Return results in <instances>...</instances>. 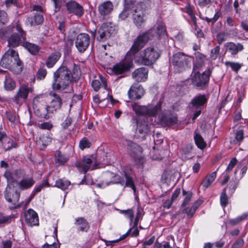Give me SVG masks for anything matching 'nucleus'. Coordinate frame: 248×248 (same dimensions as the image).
<instances>
[{
  "label": "nucleus",
  "mask_w": 248,
  "mask_h": 248,
  "mask_svg": "<svg viewBox=\"0 0 248 248\" xmlns=\"http://www.w3.org/2000/svg\"><path fill=\"white\" fill-rule=\"evenodd\" d=\"M139 51L133 55L127 57V53L124 59L114 65L113 72L117 75L129 70L133 67V61L139 65L151 66L153 65L160 56V54L153 47H148L141 51L139 55H136Z\"/></svg>",
  "instance_id": "1"
},
{
  "label": "nucleus",
  "mask_w": 248,
  "mask_h": 248,
  "mask_svg": "<svg viewBox=\"0 0 248 248\" xmlns=\"http://www.w3.org/2000/svg\"><path fill=\"white\" fill-rule=\"evenodd\" d=\"M161 38L167 35L165 24L162 22H158L156 29H152L148 31L140 34L134 41L130 50L127 52V57L133 55L140 51L146 44L149 39L150 36L155 35Z\"/></svg>",
  "instance_id": "2"
},
{
  "label": "nucleus",
  "mask_w": 248,
  "mask_h": 248,
  "mask_svg": "<svg viewBox=\"0 0 248 248\" xmlns=\"http://www.w3.org/2000/svg\"><path fill=\"white\" fill-rule=\"evenodd\" d=\"M0 66L15 74H19L22 72L24 64L19 58L17 51L9 48L2 56Z\"/></svg>",
  "instance_id": "3"
},
{
  "label": "nucleus",
  "mask_w": 248,
  "mask_h": 248,
  "mask_svg": "<svg viewBox=\"0 0 248 248\" xmlns=\"http://www.w3.org/2000/svg\"><path fill=\"white\" fill-rule=\"evenodd\" d=\"M72 77L71 72L67 67H60L53 74L52 89L58 91L65 90L70 85Z\"/></svg>",
  "instance_id": "4"
},
{
  "label": "nucleus",
  "mask_w": 248,
  "mask_h": 248,
  "mask_svg": "<svg viewBox=\"0 0 248 248\" xmlns=\"http://www.w3.org/2000/svg\"><path fill=\"white\" fill-rule=\"evenodd\" d=\"M193 61V57L179 52L173 55L172 64L176 72L182 73L190 69Z\"/></svg>",
  "instance_id": "5"
},
{
  "label": "nucleus",
  "mask_w": 248,
  "mask_h": 248,
  "mask_svg": "<svg viewBox=\"0 0 248 248\" xmlns=\"http://www.w3.org/2000/svg\"><path fill=\"white\" fill-rule=\"evenodd\" d=\"M14 32L7 37V46L9 48L16 47L20 45L23 46L26 40V33L19 24H16L13 27Z\"/></svg>",
  "instance_id": "6"
},
{
  "label": "nucleus",
  "mask_w": 248,
  "mask_h": 248,
  "mask_svg": "<svg viewBox=\"0 0 248 248\" xmlns=\"http://www.w3.org/2000/svg\"><path fill=\"white\" fill-rule=\"evenodd\" d=\"M211 73V71L210 69H208L201 75L199 70L193 71V75L191 79L192 84L198 90L205 89L209 81Z\"/></svg>",
  "instance_id": "7"
},
{
  "label": "nucleus",
  "mask_w": 248,
  "mask_h": 248,
  "mask_svg": "<svg viewBox=\"0 0 248 248\" xmlns=\"http://www.w3.org/2000/svg\"><path fill=\"white\" fill-rule=\"evenodd\" d=\"M132 19L134 25L138 29L142 28L147 20L145 9L141 4H138L132 10Z\"/></svg>",
  "instance_id": "8"
},
{
  "label": "nucleus",
  "mask_w": 248,
  "mask_h": 248,
  "mask_svg": "<svg viewBox=\"0 0 248 248\" xmlns=\"http://www.w3.org/2000/svg\"><path fill=\"white\" fill-rule=\"evenodd\" d=\"M128 152L134 159L136 164H142L144 162L142 148L130 140H126Z\"/></svg>",
  "instance_id": "9"
},
{
  "label": "nucleus",
  "mask_w": 248,
  "mask_h": 248,
  "mask_svg": "<svg viewBox=\"0 0 248 248\" xmlns=\"http://www.w3.org/2000/svg\"><path fill=\"white\" fill-rule=\"evenodd\" d=\"M132 107L136 114L149 116H155L160 110V105L159 104L154 107L140 106L138 104H134Z\"/></svg>",
  "instance_id": "10"
},
{
  "label": "nucleus",
  "mask_w": 248,
  "mask_h": 248,
  "mask_svg": "<svg viewBox=\"0 0 248 248\" xmlns=\"http://www.w3.org/2000/svg\"><path fill=\"white\" fill-rule=\"evenodd\" d=\"M44 95L41 94L37 96L33 100V108L34 113L36 116L45 119H48L52 114H50L47 111L48 109L46 108V106L44 107L40 105L39 103L42 101L44 98Z\"/></svg>",
  "instance_id": "11"
},
{
  "label": "nucleus",
  "mask_w": 248,
  "mask_h": 248,
  "mask_svg": "<svg viewBox=\"0 0 248 248\" xmlns=\"http://www.w3.org/2000/svg\"><path fill=\"white\" fill-rule=\"evenodd\" d=\"M14 187V186H8L6 187L4 192V197L8 202L13 205L11 208L16 209L21 206L20 204L17 203L19 199L20 193Z\"/></svg>",
  "instance_id": "12"
},
{
  "label": "nucleus",
  "mask_w": 248,
  "mask_h": 248,
  "mask_svg": "<svg viewBox=\"0 0 248 248\" xmlns=\"http://www.w3.org/2000/svg\"><path fill=\"white\" fill-rule=\"evenodd\" d=\"M50 96V102L48 106H46V108L48 110L49 113L54 114L57 110H59L62 105V100L60 95L54 92L49 93Z\"/></svg>",
  "instance_id": "13"
},
{
  "label": "nucleus",
  "mask_w": 248,
  "mask_h": 248,
  "mask_svg": "<svg viewBox=\"0 0 248 248\" xmlns=\"http://www.w3.org/2000/svg\"><path fill=\"white\" fill-rule=\"evenodd\" d=\"M90 43V36L88 34L80 33L76 37L75 45L80 53H84L89 47Z\"/></svg>",
  "instance_id": "14"
},
{
  "label": "nucleus",
  "mask_w": 248,
  "mask_h": 248,
  "mask_svg": "<svg viewBox=\"0 0 248 248\" xmlns=\"http://www.w3.org/2000/svg\"><path fill=\"white\" fill-rule=\"evenodd\" d=\"M33 10L36 11L33 16H29L27 18L26 23L31 26L42 24L44 21V17L42 13L43 10L41 6L34 5Z\"/></svg>",
  "instance_id": "15"
},
{
  "label": "nucleus",
  "mask_w": 248,
  "mask_h": 248,
  "mask_svg": "<svg viewBox=\"0 0 248 248\" xmlns=\"http://www.w3.org/2000/svg\"><path fill=\"white\" fill-rule=\"evenodd\" d=\"M114 32V29L107 23H103L96 33V39L99 42H105L110 38Z\"/></svg>",
  "instance_id": "16"
},
{
  "label": "nucleus",
  "mask_w": 248,
  "mask_h": 248,
  "mask_svg": "<svg viewBox=\"0 0 248 248\" xmlns=\"http://www.w3.org/2000/svg\"><path fill=\"white\" fill-rule=\"evenodd\" d=\"M144 93L143 88L138 83L133 84L128 92L129 98L132 99H139L143 96Z\"/></svg>",
  "instance_id": "17"
},
{
  "label": "nucleus",
  "mask_w": 248,
  "mask_h": 248,
  "mask_svg": "<svg viewBox=\"0 0 248 248\" xmlns=\"http://www.w3.org/2000/svg\"><path fill=\"white\" fill-rule=\"evenodd\" d=\"M92 163V159L90 157L85 156L81 160L75 163V166L80 172L86 173L91 168Z\"/></svg>",
  "instance_id": "18"
},
{
  "label": "nucleus",
  "mask_w": 248,
  "mask_h": 248,
  "mask_svg": "<svg viewBox=\"0 0 248 248\" xmlns=\"http://www.w3.org/2000/svg\"><path fill=\"white\" fill-rule=\"evenodd\" d=\"M24 217L26 222L29 226L39 225V219L37 214L32 209H29L25 212Z\"/></svg>",
  "instance_id": "19"
},
{
  "label": "nucleus",
  "mask_w": 248,
  "mask_h": 248,
  "mask_svg": "<svg viewBox=\"0 0 248 248\" xmlns=\"http://www.w3.org/2000/svg\"><path fill=\"white\" fill-rule=\"evenodd\" d=\"M226 51L229 52L233 58L237 54L239 51L243 50V46L240 43L235 44L233 42H229L225 44Z\"/></svg>",
  "instance_id": "20"
},
{
  "label": "nucleus",
  "mask_w": 248,
  "mask_h": 248,
  "mask_svg": "<svg viewBox=\"0 0 248 248\" xmlns=\"http://www.w3.org/2000/svg\"><path fill=\"white\" fill-rule=\"evenodd\" d=\"M33 89L23 84L19 88L17 93L15 97L16 102L18 103L19 99L25 100L28 98L30 92H31Z\"/></svg>",
  "instance_id": "21"
},
{
  "label": "nucleus",
  "mask_w": 248,
  "mask_h": 248,
  "mask_svg": "<svg viewBox=\"0 0 248 248\" xmlns=\"http://www.w3.org/2000/svg\"><path fill=\"white\" fill-rule=\"evenodd\" d=\"M148 70L145 67H140L135 70L132 73V77L138 82L145 81L148 77Z\"/></svg>",
  "instance_id": "22"
},
{
  "label": "nucleus",
  "mask_w": 248,
  "mask_h": 248,
  "mask_svg": "<svg viewBox=\"0 0 248 248\" xmlns=\"http://www.w3.org/2000/svg\"><path fill=\"white\" fill-rule=\"evenodd\" d=\"M113 9V5L110 1H105L98 6L99 12L104 19L111 13Z\"/></svg>",
  "instance_id": "23"
},
{
  "label": "nucleus",
  "mask_w": 248,
  "mask_h": 248,
  "mask_svg": "<svg viewBox=\"0 0 248 248\" xmlns=\"http://www.w3.org/2000/svg\"><path fill=\"white\" fill-rule=\"evenodd\" d=\"M34 183L32 177L25 176L21 180L16 181V185L18 189L24 190L31 188L34 184Z\"/></svg>",
  "instance_id": "24"
},
{
  "label": "nucleus",
  "mask_w": 248,
  "mask_h": 248,
  "mask_svg": "<svg viewBox=\"0 0 248 248\" xmlns=\"http://www.w3.org/2000/svg\"><path fill=\"white\" fill-rule=\"evenodd\" d=\"M66 7L69 13H74L78 16H81L83 14L82 7L75 1L67 3Z\"/></svg>",
  "instance_id": "25"
},
{
  "label": "nucleus",
  "mask_w": 248,
  "mask_h": 248,
  "mask_svg": "<svg viewBox=\"0 0 248 248\" xmlns=\"http://www.w3.org/2000/svg\"><path fill=\"white\" fill-rule=\"evenodd\" d=\"M195 62L194 63L193 71H196L201 69L204 65L206 60V56L199 52H195Z\"/></svg>",
  "instance_id": "26"
},
{
  "label": "nucleus",
  "mask_w": 248,
  "mask_h": 248,
  "mask_svg": "<svg viewBox=\"0 0 248 248\" xmlns=\"http://www.w3.org/2000/svg\"><path fill=\"white\" fill-rule=\"evenodd\" d=\"M74 224L78 232H87L90 228V225L87 220L82 217L76 218Z\"/></svg>",
  "instance_id": "27"
},
{
  "label": "nucleus",
  "mask_w": 248,
  "mask_h": 248,
  "mask_svg": "<svg viewBox=\"0 0 248 248\" xmlns=\"http://www.w3.org/2000/svg\"><path fill=\"white\" fill-rule=\"evenodd\" d=\"M137 124V130L142 136L147 135L150 129V125L149 124L145 121L140 120H136Z\"/></svg>",
  "instance_id": "28"
},
{
  "label": "nucleus",
  "mask_w": 248,
  "mask_h": 248,
  "mask_svg": "<svg viewBox=\"0 0 248 248\" xmlns=\"http://www.w3.org/2000/svg\"><path fill=\"white\" fill-rule=\"evenodd\" d=\"M51 134L49 132H47L46 133L42 134L37 140V144L40 145V149L43 150L48 144H49L52 140L51 137Z\"/></svg>",
  "instance_id": "29"
},
{
  "label": "nucleus",
  "mask_w": 248,
  "mask_h": 248,
  "mask_svg": "<svg viewBox=\"0 0 248 248\" xmlns=\"http://www.w3.org/2000/svg\"><path fill=\"white\" fill-rule=\"evenodd\" d=\"M61 56V54L59 52H54L49 55L46 61L47 67L49 68L53 67Z\"/></svg>",
  "instance_id": "30"
},
{
  "label": "nucleus",
  "mask_w": 248,
  "mask_h": 248,
  "mask_svg": "<svg viewBox=\"0 0 248 248\" xmlns=\"http://www.w3.org/2000/svg\"><path fill=\"white\" fill-rule=\"evenodd\" d=\"M101 84L105 89L107 88V80L106 78L100 75L99 79H94L93 80L92 86L95 91H98L100 89Z\"/></svg>",
  "instance_id": "31"
},
{
  "label": "nucleus",
  "mask_w": 248,
  "mask_h": 248,
  "mask_svg": "<svg viewBox=\"0 0 248 248\" xmlns=\"http://www.w3.org/2000/svg\"><path fill=\"white\" fill-rule=\"evenodd\" d=\"M3 147L5 151L11 150L12 148H16L17 143L12 139L9 137H5L2 141Z\"/></svg>",
  "instance_id": "32"
},
{
  "label": "nucleus",
  "mask_w": 248,
  "mask_h": 248,
  "mask_svg": "<svg viewBox=\"0 0 248 248\" xmlns=\"http://www.w3.org/2000/svg\"><path fill=\"white\" fill-rule=\"evenodd\" d=\"M194 139L195 142L199 148L203 149L206 147V142L204 141L202 136L197 132V131H195L194 132Z\"/></svg>",
  "instance_id": "33"
},
{
  "label": "nucleus",
  "mask_w": 248,
  "mask_h": 248,
  "mask_svg": "<svg viewBox=\"0 0 248 248\" xmlns=\"http://www.w3.org/2000/svg\"><path fill=\"white\" fill-rule=\"evenodd\" d=\"M207 99L205 95H199L194 97L191 101V104L195 107L203 106L206 102Z\"/></svg>",
  "instance_id": "34"
},
{
  "label": "nucleus",
  "mask_w": 248,
  "mask_h": 248,
  "mask_svg": "<svg viewBox=\"0 0 248 248\" xmlns=\"http://www.w3.org/2000/svg\"><path fill=\"white\" fill-rule=\"evenodd\" d=\"M161 122L166 125H172L177 122V118L175 116L163 115L161 118Z\"/></svg>",
  "instance_id": "35"
},
{
  "label": "nucleus",
  "mask_w": 248,
  "mask_h": 248,
  "mask_svg": "<svg viewBox=\"0 0 248 248\" xmlns=\"http://www.w3.org/2000/svg\"><path fill=\"white\" fill-rule=\"evenodd\" d=\"M23 46L25 47L32 54H37L40 49L38 46L31 44L28 42H26L23 44Z\"/></svg>",
  "instance_id": "36"
},
{
  "label": "nucleus",
  "mask_w": 248,
  "mask_h": 248,
  "mask_svg": "<svg viewBox=\"0 0 248 248\" xmlns=\"http://www.w3.org/2000/svg\"><path fill=\"white\" fill-rule=\"evenodd\" d=\"M4 87L7 90L11 91L16 87L15 81L9 76H5Z\"/></svg>",
  "instance_id": "37"
},
{
  "label": "nucleus",
  "mask_w": 248,
  "mask_h": 248,
  "mask_svg": "<svg viewBox=\"0 0 248 248\" xmlns=\"http://www.w3.org/2000/svg\"><path fill=\"white\" fill-rule=\"evenodd\" d=\"M217 174L216 172H213L208 175L206 179L203 181L202 185L204 187L207 188L211 184L214 182L216 178Z\"/></svg>",
  "instance_id": "38"
},
{
  "label": "nucleus",
  "mask_w": 248,
  "mask_h": 248,
  "mask_svg": "<svg viewBox=\"0 0 248 248\" xmlns=\"http://www.w3.org/2000/svg\"><path fill=\"white\" fill-rule=\"evenodd\" d=\"M70 185V182L60 179L56 181L55 186L64 190Z\"/></svg>",
  "instance_id": "39"
},
{
  "label": "nucleus",
  "mask_w": 248,
  "mask_h": 248,
  "mask_svg": "<svg viewBox=\"0 0 248 248\" xmlns=\"http://www.w3.org/2000/svg\"><path fill=\"white\" fill-rule=\"evenodd\" d=\"M124 175L126 180L125 183L124 182L125 186L131 187L135 192L136 191V186L132 177L125 172H124Z\"/></svg>",
  "instance_id": "40"
},
{
  "label": "nucleus",
  "mask_w": 248,
  "mask_h": 248,
  "mask_svg": "<svg viewBox=\"0 0 248 248\" xmlns=\"http://www.w3.org/2000/svg\"><path fill=\"white\" fill-rule=\"evenodd\" d=\"M225 65L226 66H230L232 70L236 73L238 72L243 65L241 63L230 61L225 62Z\"/></svg>",
  "instance_id": "41"
},
{
  "label": "nucleus",
  "mask_w": 248,
  "mask_h": 248,
  "mask_svg": "<svg viewBox=\"0 0 248 248\" xmlns=\"http://www.w3.org/2000/svg\"><path fill=\"white\" fill-rule=\"evenodd\" d=\"M13 219V216L6 215L0 212V225H6L10 223Z\"/></svg>",
  "instance_id": "42"
},
{
  "label": "nucleus",
  "mask_w": 248,
  "mask_h": 248,
  "mask_svg": "<svg viewBox=\"0 0 248 248\" xmlns=\"http://www.w3.org/2000/svg\"><path fill=\"white\" fill-rule=\"evenodd\" d=\"M220 202L223 208H225L229 203L228 197L226 194V188H224L221 193Z\"/></svg>",
  "instance_id": "43"
},
{
  "label": "nucleus",
  "mask_w": 248,
  "mask_h": 248,
  "mask_svg": "<svg viewBox=\"0 0 248 248\" xmlns=\"http://www.w3.org/2000/svg\"><path fill=\"white\" fill-rule=\"evenodd\" d=\"M119 211L120 214H123L130 219V224H131L134 217V213L133 210L132 209H129L127 210H119Z\"/></svg>",
  "instance_id": "44"
},
{
  "label": "nucleus",
  "mask_w": 248,
  "mask_h": 248,
  "mask_svg": "<svg viewBox=\"0 0 248 248\" xmlns=\"http://www.w3.org/2000/svg\"><path fill=\"white\" fill-rule=\"evenodd\" d=\"M4 176L7 179L8 183L7 186H12V183L16 184V182L15 181V177L14 176V173H12L9 170H6L4 174Z\"/></svg>",
  "instance_id": "45"
},
{
  "label": "nucleus",
  "mask_w": 248,
  "mask_h": 248,
  "mask_svg": "<svg viewBox=\"0 0 248 248\" xmlns=\"http://www.w3.org/2000/svg\"><path fill=\"white\" fill-rule=\"evenodd\" d=\"M37 127L41 129L50 131L53 127V124L50 122H46L41 124H38Z\"/></svg>",
  "instance_id": "46"
},
{
  "label": "nucleus",
  "mask_w": 248,
  "mask_h": 248,
  "mask_svg": "<svg viewBox=\"0 0 248 248\" xmlns=\"http://www.w3.org/2000/svg\"><path fill=\"white\" fill-rule=\"evenodd\" d=\"M130 14H132V10L124 7L123 10L119 15V19L121 20H125Z\"/></svg>",
  "instance_id": "47"
},
{
  "label": "nucleus",
  "mask_w": 248,
  "mask_h": 248,
  "mask_svg": "<svg viewBox=\"0 0 248 248\" xmlns=\"http://www.w3.org/2000/svg\"><path fill=\"white\" fill-rule=\"evenodd\" d=\"M131 231H132V228L129 229L125 234H123L122 236H121L119 239L111 241L106 242H107L106 245L107 246L113 245V244L114 243L118 242L124 239L125 238H126V237L127 236H128L129 235Z\"/></svg>",
  "instance_id": "48"
},
{
  "label": "nucleus",
  "mask_w": 248,
  "mask_h": 248,
  "mask_svg": "<svg viewBox=\"0 0 248 248\" xmlns=\"http://www.w3.org/2000/svg\"><path fill=\"white\" fill-rule=\"evenodd\" d=\"M8 21L7 13L3 10L0 11V26L5 25Z\"/></svg>",
  "instance_id": "49"
},
{
  "label": "nucleus",
  "mask_w": 248,
  "mask_h": 248,
  "mask_svg": "<svg viewBox=\"0 0 248 248\" xmlns=\"http://www.w3.org/2000/svg\"><path fill=\"white\" fill-rule=\"evenodd\" d=\"M14 176L15 177V181H18L17 180L22 179L26 176L25 171L22 170H16L14 172Z\"/></svg>",
  "instance_id": "50"
},
{
  "label": "nucleus",
  "mask_w": 248,
  "mask_h": 248,
  "mask_svg": "<svg viewBox=\"0 0 248 248\" xmlns=\"http://www.w3.org/2000/svg\"><path fill=\"white\" fill-rule=\"evenodd\" d=\"M47 74V71L44 68H40L36 74V78L38 80L44 79Z\"/></svg>",
  "instance_id": "51"
},
{
  "label": "nucleus",
  "mask_w": 248,
  "mask_h": 248,
  "mask_svg": "<svg viewBox=\"0 0 248 248\" xmlns=\"http://www.w3.org/2000/svg\"><path fill=\"white\" fill-rule=\"evenodd\" d=\"M91 142L86 138H83L79 142V146L81 150L89 148Z\"/></svg>",
  "instance_id": "52"
},
{
  "label": "nucleus",
  "mask_w": 248,
  "mask_h": 248,
  "mask_svg": "<svg viewBox=\"0 0 248 248\" xmlns=\"http://www.w3.org/2000/svg\"><path fill=\"white\" fill-rule=\"evenodd\" d=\"M6 115L7 119L12 123H15L18 121L15 112L6 111Z\"/></svg>",
  "instance_id": "53"
},
{
  "label": "nucleus",
  "mask_w": 248,
  "mask_h": 248,
  "mask_svg": "<svg viewBox=\"0 0 248 248\" xmlns=\"http://www.w3.org/2000/svg\"><path fill=\"white\" fill-rule=\"evenodd\" d=\"M219 46H216L215 48L211 50L210 53V58L213 60H216L219 54Z\"/></svg>",
  "instance_id": "54"
},
{
  "label": "nucleus",
  "mask_w": 248,
  "mask_h": 248,
  "mask_svg": "<svg viewBox=\"0 0 248 248\" xmlns=\"http://www.w3.org/2000/svg\"><path fill=\"white\" fill-rule=\"evenodd\" d=\"M135 3V0H124V7L132 11L136 6L134 5Z\"/></svg>",
  "instance_id": "55"
},
{
  "label": "nucleus",
  "mask_w": 248,
  "mask_h": 248,
  "mask_svg": "<svg viewBox=\"0 0 248 248\" xmlns=\"http://www.w3.org/2000/svg\"><path fill=\"white\" fill-rule=\"evenodd\" d=\"M195 212L196 211L194 210L193 208H192V207H191L190 208H185L183 210V213L186 214L187 217L189 218H191L193 216Z\"/></svg>",
  "instance_id": "56"
},
{
  "label": "nucleus",
  "mask_w": 248,
  "mask_h": 248,
  "mask_svg": "<svg viewBox=\"0 0 248 248\" xmlns=\"http://www.w3.org/2000/svg\"><path fill=\"white\" fill-rule=\"evenodd\" d=\"M237 162V160L235 157L232 158L226 169V171L230 172L231 171L233 167L236 165Z\"/></svg>",
  "instance_id": "57"
},
{
  "label": "nucleus",
  "mask_w": 248,
  "mask_h": 248,
  "mask_svg": "<svg viewBox=\"0 0 248 248\" xmlns=\"http://www.w3.org/2000/svg\"><path fill=\"white\" fill-rule=\"evenodd\" d=\"M217 40L219 44H221L227 39V35L225 32H220L217 36Z\"/></svg>",
  "instance_id": "58"
},
{
  "label": "nucleus",
  "mask_w": 248,
  "mask_h": 248,
  "mask_svg": "<svg viewBox=\"0 0 248 248\" xmlns=\"http://www.w3.org/2000/svg\"><path fill=\"white\" fill-rule=\"evenodd\" d=\"M220 15V14L219 12H217L214 15V17L213 18H208L207 17H206L204 19L207 22H211L212 24H214L215 22H216L219 17Z\"/></svg>",
  "instance_id": "59"
},
{
  "label": "nucleus",
  "mask_w": 248,
  "mask_h": 248,
  "mask_svg": "<svg viewBox=\"0 0 248 248\" xmlns=\"http://www.w3.org/2000/svg\"><path fill=\"white\" fill-rule=\"evenodd\" d=\"M49 185L47 181H45L41 185L36 186L34 189V194L38 193L42 190L44 186H49Z\"/></svg>",
  "instance_id": "60"
},
{
  "label": "nucleus",
  "mask_w": 248,
  "mask_h": 248,
  "mask_svg": "<svg viewBox=\"0 0 248 248\" xmlns=\"http://www.w3.org/2000/svg\"><path fill=\"white\" fill-rule=\"evenodd\" d=\"M192 197V194L191 192H189L187 194L185 198L184 201L182 203V207H185L187 205L189 204L190 202L191 198Z\"/></svg>",
  "instance_id": "61"
},
{
  "label": "nucleus",
  "mask_w": 248,
  "mask_h": 248,
  "mask_svg": "<svg viewBox=\"0 0 248 248\" xmlns=\"http://www.w3.org/2000/svg\"><path fill=\"white\" fill-rule=\"evenodd\" d=\"M244 139V133L242 130H238L235 133V140L236 141L240 142Z\"/></svg>",
  "instance_id": "62"
},
{
  "label": "nucleus",
  "mask_w": 248,
  "mask_h": 248,
  "mask_svg": "<svg viewBox=\"0 0 248 248\" xmlns=\"http://www.w3.org/2000/svg\"><path fill=\"white\" fill-rule=\"evenodd\" d=\"M193 146L190 144H187L182 150L183 154L185 155H188L192 149Z\"/></svg>",
  "instance_id": "63"
},
{
  "label": "nucleus",
  "mask_w": 248,
  "mask_h": 248,
  "mask_svg": "<svg viewBox=\"0 0 248 248\" xmlns=\"http://www.w3.org/2000/svg\"><path fill=\"white\" fill-rule=\"evenodd\" d=\"M12 242L10 240L2 241L0 248H11Z\"/></svg>",
  "instance_id": "64"
}]
</instances>
